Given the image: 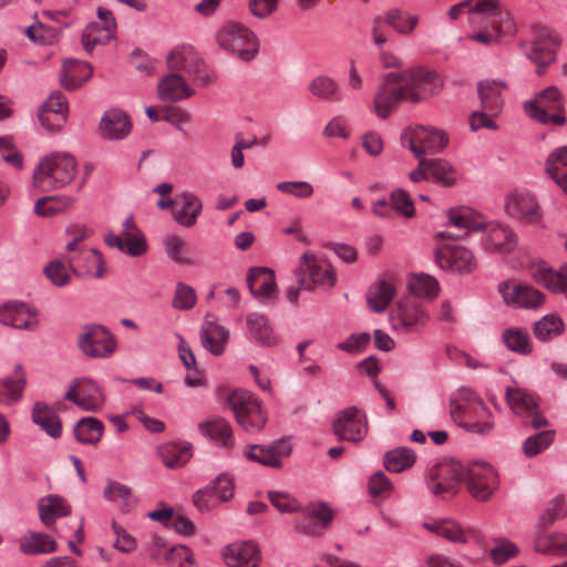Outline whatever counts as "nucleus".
I'll return each instance as SVG.
<instances>
[{
    "instance_id": "63",
    "label": "nucleus",
    "mask_w": 567,
    "mask_h": 567,
    "mask_svg": "<svg viewBox=\"0 0 567 567\" xmlns=\"http://www.w3.org/2000/svg\"><path fill=\"white\" fill-rule=\"evenodd\" d=\"M38 117L41 125L49 132H59L66 122L64 113L40 107Z\"/></svg>"
},
{
    "instance_id": "38",
    "label": "nucleus",
    "mask_w": 567,
    "mask_h": 567,
    "mask_svg": "<svg viewBox=\"0 0 567 567\" xmlns=\"http://www.w3.org/2000/svg\"><path fill=\"white\" fill-rule=\"evenodd\" d=\"M545 169L555 184L567 195V146L557 147L548 155Z\"/></svg>"
},
{
    "instance_id": "41",
    "label": "nucleus",
    "mask_w": 567,
    "mask_h": 567,
    "mask_svg": "<svg viewBox=\"0 0 567 567\" xmlns=\"http://www.w3.org/2000/svg\"><path fill=\"white\" fill-rule=\"evenodd\" d=\"M158 456L163 464L169 468L184 466L192 457V445L189 443L168 442L157 449Z\"/></svg>"
},
{
    "instance_id": "35",
    "label": "nucleus",
    "mask_w": 567,
    "mask_h": 567,
    "mask_svg": "<svg viewBox=\"0 0 567 567\" xmlns=\"http://www.w3.org/2000/svg\"><path fill=\"white\" fill-rule=\"evenodd\" d=\"M516 243V235L508 226L498 223L487 226L485 247L488 250L506 254L514 249Z\"/></svg>"
},
{
    "instance_id": "27",
    "label": "nucleus",
    "mask_w": 567,
    "mask_h": 567,
    "mask_svg": "<svg viewBox=\"0 0 567 567\" xmlns=\"http://www.w3.org/2000/svg\"><path fill=\"white\" fill-rule=\"evenodd\" d=\"M132 128V123L126 113L112 109L106 111L100 122L99 132L106 140H123Z\"/></svg>"
},
{
    "instance_id": "18",
    "label": "nucleus",
    "mask_w": 567,
    "mask_h": 567,
    "mask_svg": "<svg viewBox=\"0 0 567 567\" xmlns=\"http://www.w3.org/2000/svg\"><path fill=\"white\" fill-rule=\"evenodd\" d=\"M458 410L463 411L462 426L466 431L481 435L492 432L494 427V417L482 399H474L466 406L458 405L452 411V415H455Z\"/></svg>"
},
{
    "instance_id": "40",
    "label": "nucleus",
    "mask_w": 567,
    "mask_h": 567,
    "mask_svg": "<svg viewBox=\"0 0 567 567\" xmlns=\"http://www.w3.org/2000/svg\"><path fill=\"white\" fill-rule=\"evenodd\" d=\"M39 516L41 522L50 527L59 517L70 514L71 507L65 498L59 495H49L41 498L38 503Z\"/></svg>"
},
{
    "instance_id": "62",
    "label": "nucleus",
    "mask_w": 567,
    "mask_h": 567,
    "mask_svg": "<svg viewBox=\"0 0 567 567\" xmlns=\"http://www.w3.org/2000/svg\"><path fill=\"white\" fill-rule=\"evenodd\" d=\"M268 498L270 503L280 512V513H295L300 511L299 502L288 493L270 491L268 492Z\"/></svg>"
},
{
    "instance_id": "61",
    "label": "nucleus",
    "mask_w": 567,
    "mask_h": 567,
    "mask_svg": "<svg viewBox=\"0 0 567 567\" xmlns=\"http://www.w3.org/2000/svg\"><path fill=\"white\" fill-rule=\"evenodd\" d=\"M427 169L437 182L445 185H452L455 183L454 169L444 159L435 158L427 161Z\"/></svg>"
},
{
    "instance_id": "52",
    "label": "nucleus",
    "mask_w": 567,
    "mask_h": 567,
    "mask_svg": "<svg viewBox=\"0 0 567 567\" xmlns=\"http://www.w3.org/2000/svg\"><path fill=\"white\" fill-rule=\"evenodd\" d=\"M309 91L322 100H341L339 85L329 76L315 78L309 84Z\"/></svg>"
},
{
    "instance_id": "59",
    "label": "nucleus",
    "mask_w": 567,
    "mask_h": 567,
    "mask_svg": "<svg viewBox=\"0 0 567 567\" xmlns=\"http://www.w3.org/2000/svg\"><path fill=\"white\" fill-rule=\"evenodd\" d=\"M165 251L173 261L181 265H190L192 260L183 255L185 241L175 234H169L163 239Z\"/></svg>"
},
{
    "instance_id": "16",
    "label": "nucleus",
    "mask_w": 567,
    "mask_h": 567,
    "mask_svg": "<svg viewBox=\"0 0 567 567\" xmlns=\"http://www.w3.org/2000/svg\"><path fill=\"white\" fill-rule=\"evenodd\" d=\"M498 292L507 306L520 309H535L545 301V295L532 286L503 281Z\"/></svg>"
},
{
    "instance_id": "53",
    "label": "nucleus",
    "mask_w": 567,
    "mask_h": 567,
    "mask_svg": "<svg viewBox=\"0 0 567 567\" xmlns=\"http://www.w3.org/2000/svg\"><path fill=\"white\" fill-rule=\"evenodd\" d=\"M535 550L556 556L567 555V537L563 534L540 536L535 542Z\"/></svg>"
},
{
    "instance_id": "34",
    "label": "nucleus",
    "mask_w": 567,
    "mask_h": 567,
    "mask_svg": "<svg viewBox=\"0 0 567 567\" xmlns=\"http://www.w3.org/2000/svg\"><path fill=\"white\" fill-rule=\"evenodd\" d=\"M558 42L556 38L537 40L526 47V56L537 65V74L542 75L545 68L556 59Z\"/></svg>"
},
{
    "instance_id": "56",
    "label": "nucleus",
    "mask_w": 567,
    "mask_h": 567,
    "mask_svg": "<svg viewBox=\"0 0 567 567\" xmlns=\"http://www.w3.org/2000/svg\"><path fill=\"white\" fill-rule=\"evenodd\" d=\"M81 255L82 257L80 259L71 258L69 261L74 271L81 270L80 261L84 260L87 262V267L85 268L84 272L91 274V266H95L96 270L93 274L95 278H102L105 275L104 260L101 252L97 249L92 248L87 250H81Z\"/></svg>"
},
{
    "instance_id": "9",
    "label": "nucleus",
    "mask_w": 567,
    "mask_h": 567,
    "mask_svg": "<svg viewBox=\"0 0 567 567\" xmlns=\"http://www.w3.org/2000/svg\"><path fill=\"white\" fill-rule=\"evenodd\" d=\"M402 141L408 143L415 157L426 158V154L441 153L446 147L449 137L444 131L416 126L413 130L404 131Z\"/></svg>"
},
{
    "instance_id": "43",
    "label": "nucleus",
    "mask_w": 567,
    "mask_h": 567,
    "mask_svg": "<svg viewBox=\"0 0 567 567\" xmlns=\"http://www.w3.org/2000/svg\"><path fill=\"white\" fill-rule=\"evenodd\" d=\"M19 549L25 555L50 554L56 550V542L47 534L28 532L20 540Z\"/></svg>"
},
{
    "instance_id": "55",
    "label": "nucleus",
    "mask_w": 567,
    "mask_h": 567,
    "mask_svg": "<svg viewBox=\"0 0 567 567\" xmlns=\"http://www.w3.org/2000/svg\"><path fill=\"white\" fill-rule=\"evenodd\" d=\"M409 288L414 297L433 298L439 293V282L429 275H414L410 278Z\"/></svg>"
},
{
    "instance_id": "60",
    "label": "nucleus",
    "mask_w": 567,
    "mask_h": 567,
    "mask_svg": "<svg viewBox=\"0 0 567 567\" xmlns=\"http://www.w3.org/2000/svg\"><path fill=\"white\" fill-rule=\"evenodd\" d=\"M390 203L393 212L406 218H411L415 215L414 204L408 192L402 188H396L390 194Z\"/></svg>"
},
{
    "instance_id": "28",
    "label": "nucleus",
    "mask_w": 567,
    "mask_h": 567,
    "mask_svg": "<svg viewBox=\"0 0 567 567\" xmlns=\"http://www.w3.org/2000/svg\"><path fill=\"white\" fill-rule=\"evenodd\" d=\"M27 386V374L21 364H16L13 374L0 379V403L14 405L22 400Z\"/></svg>"
},
{
    "instance_id": "57",
    "label": "nucleus",
    "mask_w": 567,
    "mask_h": 567,
    "mask_svg": "<svg viewBox=\"0 0 567 567\" xmlns=\"http://www.w3.org/2000/svg\"><path fill=\"white\" fill-rule=\"evenodd\" d=\"M565 516H567V499L564 496H556L550 501L547 508L539 516L538 527L545 529L556 519Z\"/></svg>"
},
{
    "instance_id": "13",
    "label": "nucleus",
    "mask_w": 567,
    "mask_h": 567,
    "mask_svg": "<svg viewBox=\"0 0 567 567\" xmlns=\"http://www.w3.org/2000/svg\"><path fill=\"white\" fill-rule=\"evenodd\" d=\"M333 432L341 441L361 442L368 433L365 414L355 406L340 411L333 420Z\"/></svg>"
},
{
    "instance_id": "48",
    "label": "nucleus",
    "mask_w": 567,
    "mask_h": 567,
    "mask_svg": "<svg viewBox=\"0 0 567 567\" xmlns=\"http://www.w3.org/2000/svg\"><path fill=\"white\" fill-rule=\"evenodd\" d=\"M80 408L84 411L100 410L104 403V395L97 383L91 379H80Z\"/></svg>"
},
{
    "instance_id": "14",
    "label": "nucleus",
    "mask_w": 567,
    "mask_h": 567,
    "mask_svg": "<svg viewBox=\"0 0 567 567\" xmlns=\"http://www.w3.org/2000/svg\"><path fill=\"white\" fill-rule=\"evenodd\" d=\"M234 489L233 478L227 474H221L212 484L194 494V505L200 512H208L230 499L234 496Z\"/></svg>"
},
{
    "instance_id": "22",
    "label": "nucleus",
    "mask_w": 567,
    "mask_h": 567,
    "mask_svg": "<svg viewBox=\"0 0 567 567\" xmlns=\"http://www.w3.org/2000/svg\"><path fill=\"white\" fill-rule=\"evenodd\" d=\"M506 212L509 216L527 224H536L542 219L540 207L533 194L515 192L507 196Z\"/></svg>"
},
{
    "instance_id": "54",
    "label": "nucleus",
    "mask_w": 567,
    "mask_h": 567,
    "mask_svg": "<svg viewBox=\"0 0 567 567\" xmlns=\"http://www.w3.org/2000/svg\"><path fill=\"white\" fill-rule=\"evenodd\" d=\"M25 35L34 43L52 45L58 42L60 38V30L42 22H37L25 30Z\"/></svg>"
},
{
    "instance_id": "32",
    "label": "nucleus",
    "mask_w": 567,
    "mask_h": 567,
    "mask_svg": "<svg viewBox=\"0 0 567 567\" xmlns=\"http://www.w3.org/2000/svg\"><path fill=\"white\" fill-rule=\"evenodd\" d=\"M449 225L455 227L458 233L439 231L436 239H457L464 237L468 230H480L483 226L474 220L468 208H451L447 212Z\"/></svg>"
},
{
    "instance_id": "23",
    "label": "nucleus",
    "mask_w": 567,
    "mask_h": 567,
    "mask_svg": "<svg viewBox=\"0 0 567 567\" xmlns=\"http://www.w3.org/2000/svg\"><path fill=\"white\" fill-rule=\"evenodd\" d=\"M0 322L29 331L35 330L39 324L37 312L18 301H9L0 307Z\"/></svg>"
},
{
    "instance_id": "10",
    "label": "nucleus",
    "mask_w": 567,
    "mask_h": 567,
    "mask_svg": "<svg viewBox=\"0 0 567 567\" xmlns=\"http://www.w3.org/2000/svg\"><path fill=\"white\" fill-rule=\"evenodd\" d=\"M436 265L446 271L470 274L477 267L473 254L465 247L453 244H440L434 252Z\"/></svg>"
},
{
    "instance_id": "11",
    "label": "nucleus",
    "mask_w": 567,
    "mask_h": 567,
    "mask_svg": "<svg viewBox=\"0 0 567 567\" xmlns=\"http://www.w3.org/2000/svg\"><path fill=\"white\" fill-rule=\"evenodd\" d=\"M505 400L516 415L529 419L534 429L538 430L547 425L546 417L539 411V399L536 395L520 388H507Z\"/></svg>"
},
{
    "instance_id": "37",
    "label": "nucleus",
    "mask_w": 567,
    "mask_h": 567,
    "mask_svg": "<svg viewBox=\"0 0 567 567\" xmlns=\"http://www.w3.org/2000/svg\"><path fill=\"white\" fill-rule=\"evenodd\" d=\"M32 421L39 425L49 436L59 439L62 433L61 419L56 411L41 402L34 403L31 414Z\"/></svg>"
},
{
    "instance_id": "47",
    "label": "nucleus",
    "mask_w": 567,
    "mask_h": 567,
    "mask_svg": "<svg viewBox=\"0 0 567 567\" xmlns=\"http://www.w3.org/2000/svg\"><path fill=\"white\" fill-rule=\"evenodd\" d=\"M395 296L393 285L381 280L370 287L367 293V301L369 307L374 312H382Z\"/></svg>"
},
{
    "instance_id": "21",
    "label": "nucleus",
    "mask_w": 567,
    "mask_h": 567,
    "mask_svg": "<svg viewBox=\"0 0 567 567\" xmlns=\"http://www.w3.org/2000/svg\"><path fill=\"white\" fill-rule=\"evenodd\" d=\"M291 453L290 443L280 439L272 444L264 445L256 444L249 446V449L244 453L247 460L251 462L259 463L269 467H281L282 458L287 457Z\"/></svg>"
},
{
    "instance_id": "51",
    "label": "nucleus",
    "mask_w": 567,
    "mask_h": 567,
    "mask_svg": "<svg viewBox=\"0 0 567 567\" xmlns=\"http://www.w3.org/2000/svg\"><path fill=\"white\" fill-rule=\"evenodd\" d=\"M74 199L69 196H47L39 198L34 205V213L38 216H52L72 206Z\"/></svg>"
},
{
    "instance_id": "46",
    "label": "nucleus",
    "mask_w": 567,
    "mask_h": 567,
    "mask_svg": "<svg viewBox=\"0 0 567 567\" xmlns=\"http://www.w3.org/2000/svg\"><path fill=\"white\" fill-rule=\"evenodd\" d=\"M502 340L505 347L518 354H529L533 351L528 330L519 327H511L502 332Z\"/></svg>"
},
{
    "instance_id": "44",
    "label": "nucleus",
    "mask_w": 567,
    "mask_h": 567,
    "mask_svg": "<svg viewBox=\"0 0 567 567\" xmlns=\"http://www.w3.org/2000/svg\"><path fill=\"white\" fill-rule=\"evenodd\" d=\"M73 431L78 442L95 445L103 435L104 425L96 417L87 416L79 420Z\"/></svg>"
},
{
    "instance_id": "33",
    "label": "nucleus",
    "mask_w": 567,
    "mask_h": 567,
    "mask_svg": "<svg viewBox=\"0 0 567 567\" xmlns=\"http://www.w3.org/2000/svg\"><path fill=\"white\" fill-rule=\"evenodd\" d=\"M228 337L229 332L225 327L210 320V316H206L200 330V341L206 350L215 355L221 354Z\"/></svg>"
},
{
    "instance_id": "25",
    "label": "nucleus",
    "mask_w": 567,
    "mask_h": 567,
    "mask_svg": "<svg viewBox=\"0 0 567 567\" xmlns=\"http://www.w3.org/2000/svg\"><path fill=\"white\" fill-rule=\"evenodd\" d=\"M247 285L251 295L262 302L276 299L277 285L275 272L270 268H255L247 275Z\"/></svg>"
},
{
    "instance_id": "8",
    "label": "nucleus",
    "mask_w": 567,
    "mask_h": 567,
    "mask_svg": "<svg viewBox=\"0 0 567 567\" xmlns=\"http://www.w3.org/2000/svg\"><path fill=\"white\" fill-rule=\"evenodd\" d=\"M429 316L415 297L400 299L390 313V323L395 331L410 333L420 330Z\"/></svg>"
},
{
    "instance_id": "64",
    "label": "nucleus",
    "mask_w": 567,
    "mask_h": 567,
    "mask_svg": "<svg viewBox=\"0 0 567 567\" xmlns=\"http://www.w3.org/2000/svg\"><path fill=\"white\" fill-rule=\"evenodd\" d=\"M195 290L187 285L178 284L173 299V307L179 310H189L196 303Z\"/></svg>"
},
{
    "instance_id": "45",
    "label": "nucleus",
    "mask_w": 567,
    "mask_h": 567,
    "mask_svg": "<svg viewBox=\"0 0 567 567\" xmlns=\"http://www.w3.org/2000/svg\"><path fill=\"white\" fill-rule=\"evenodd\" d=\"M416 455L410 447L400 446L388 451L383 456V465L386 471L401 473L414 465Z\"/></svg>"
},
{
    "instance_id": "2",
    "label": "nucleus",
    "mask_w": 567,
    "mask_h": 567,
    "mask_svg": "<svg viewBox=\"0 0 567 567\" xmlns=\"http://www.w3.org/2000/svg\"><path fill=\"white\" fill-rule=\"evenodd\" d=\"M451 472L455 481L466 484L468 493L476 501H487L498 487L497 472L485 462L463 464L452 461Z\"/></svg>"
},
{
    "instance_id": "5",
    "label": "nucleus",
    "mask_w": 567,
    "mask_h": 567,
    "mask_svg": "<svg viewBox=\"0 0 567 567\" xmlns=\"http://www.w3.org/2000/svg\"><path fill=\"white\" fill-rule=\"evenodd\" d=\"M227 403L240 427L247 432H259L267 422V413L261 402L247 390L233 391Z\"/></svg>"
},
{
    "instance_id": "42",
    "label": "nucleus",
    "mask_w": 567,
    "mask_h": 567,
    "mask_svg": "<svg viewBox=\"0 0 567 567\" xmlns=\"http://www.w3.org/2000/svg\"><path fill=\"white\" fill-rule=\"evenodd\" d=\"M246 324L250 337L257 343L266 347L276 344L277 339L265 315L257 312L249 313L246 318Z\"/></svg>"
},
{
    "instance_id": "1",
    "label": "nucleus",
    "mask_w": 567,
    "mask_h": 567,
    "mask_svg": "<svg viewBox=\"0 0 567 567\" xmlns=\"http://www.w3.org/2000/svg\"><path fill=\"white\" fill-rule=\"evenodd\" d=\"M78 164L70 153L55 152L43 157L32 176L33 187L50 192L70 184L76 174Z\"/></svg>"
},
{
    "instance_id": "17",
    "label": "nucleus",
    "mask_w": 567,
    "mask_h": 567,
    "mask_svg": "<svg viewBox=\"0 0 567 567\" xmlns=\"http://www.w3.org/2000/svg\"><path fill=\"white\" fill-rule=\"evenodd\" d=\"M104 239L110 247H115L134 257L143 255L147 249L146 240L132 216L124 220L122 236L110 233L105 235Z\"/></svg>"
},
{
    "instance_id": "24",
    "label": "nucleus",
    "mask_w": 567,
    "mask_h": 567,
    "mask_svg": "<svg viewBox=\"0 0 567 567\" xmlns=\"http://www.w3.org/2000/svg\"><path fill=\"white\" fill-rule=\"evenodd\" d=\"M223 558L228 567H258L261 561L260 550L252 542L227 545L223 550Z\"/></svg>"
},
{
    "instance_id": "12",
    "label": "nucleus",
    "mask_w": 567,
    "mask_h": 567,
    "mask_svg": "<svg viewBox=\"0 0 567 567\" xmlns=\"http://www.w3.org/2000/svg\"><path fill=\"white\" fill-rule=\"evenodd\" d=\"M78 343L82 352L92 358L110 357L116 348L112 333L101 324L84 327Z\"/></svg>"
},
{
    "instance_id": "15",
    "label": "nucleus",
    "mask_w": 567,
    "mask_h": 567,
    "mask_svg": "<svg viewBox=\"0 0 567 567\" xmlns=\"http://www.w3.org/2000/svg\"><path fill=\"white\" fill-rule=\"evenodd\" d=\"M97 17L101 21L89 23L82 32V45L89 53L96 45L107 44L116 32V21L111 10L100 7Z\"/></svg>"
},
{
    "instance_id": "3",
    "label": "nucleus",
    "mask_w": 567,
    "mask_h": 567,
    "mask_svg": "<svg viewBox=\"0 0 567 567\" xmlns=\"http://www.w3.org/2000/svg\"><path fill=\"white\" fill-rule=\"evenodd\" d=\"M390 80H400L408 94V101L417 103L430 96L439 94L444 81L434 70L423 65L412 66L403 72L389 73Z\"/></svg>"
},
{
    "instance_id": "58",
    "label": "nucleus",
    "mask_w": 567,
    "mask_h": 567,
    "mask_svg": "<svg viewBox=\"0 0 567 567\" xmlns=\"http://www.w3.org/2000/svg\"><path fill=\"white\" fill-rule=\"evenodd\" d=\"M555 437L554 431H543L538 434L529 436L523 444V451L526 456L532 457L547 449Z\"/></svg>"
},
{
    "instance_id": "6",
    "label": "nucleus",
    "mask_w": 567,
    "mask_h": 567,
    "mask_svg": "<svg viewBox=\"0 0 567 567\" xmlns=\"http://www.w3.org/2000/svg\"><path fill=\"white\" fill-rule=\"evenodd\" d=\"M524 110L527 115L543 124L561 125L566 121L563 94L556 86L543 90L533 101L524 104Z\"/></svg>"
},
{
    "instance_id": "4",
    "label": "nucleus",
    "mask_w": 567,
    "mask_h": 567,
    "mask_svg": "<svg viewBox=\"0 0 567 567\" xmlns=\"http://www.w3.org/2000/svg\"><path fill=\"white\" fill-rule=\"evenodd\" d=\"M216 41L223 50L245 62L254 60L259 51L255 33L236 21L225 22L216 33Z\"/></svg>"
},
{
    "instance_id": "30",
    "label": "nucleus",
    "mask_w": 567,
    "mask_h": 567,
    "mask_svg": "<svg viewBox=\"0 0 567 567\" xmlns=\"http://www.w3.org/2000/svg\"><path fill=\"white\" fill-rule=\"evenodd\" d=\"M194 94L195 90L175 72L163 76L157 84V95L162 101L179 102Z\"/></svg>"
},
{
    "instance_id": "29",
    "label": "nucleus",
    "mask_w": 567,
    "mask_h": 567,
    "mask_svg": "<svg viewBox=\"0 0 567 567\" xmlns=\"http://www.w3.org/2000/svg\"><path fill=\"white\" fill-rule=\"evenodd\" d=\"M203 210L202 200L190 192L179 194L175 199L174 219L182 226L193 227Z\"/></svg>"
},
{
    "instance_id": "19",
    "label": "nucleus",
    "mask_w": 567,
    "mask_h": 567,
    "mask_svg": "<svg viewBox=\"0 0 567 567\" xmlns=\"http://www.w3.org/2000/svg\"><path fill=\"white\" fill-rule=\"evenodd\" d=\"M399 83H401L400 80H390L388 73L377 91L373 107L375 114L382 120L388 118L402 101L408 100L403 85Z\"/></svg>"
},
{
    "instance_id": "26",
    "label": "nucleus",
    "mask_w": 567,
    "mask_h": 567,
    "mask_svg": "<svg viewBox=\"0 0 567 567\" xmlns=\"http://www.w3.org/2000/svg\"><path fill=\"white\" fill-rule=\"evenodd\" d=\"M200 434L207 437L217 446L231 449L235 445V437L231 425L220 416H214L202 421L198 424Z\"/></svg>"
},
{
    "instance_id": "49",
    "label": "nucleus",
    "mask_w": 567,
    "mask_h": 567,
    "mask_svg": "<svg viewBox=\"0 0 567 567\" xmlns=\"http://www.w3.org/2000/svg\"><path fill=\"white\" fill-rule=\"evenodd\" d=\"M384 22L401 34H410L419 23V17L398 8L385 13Z\"/></svg>"
},
{
    "instance_id": "36",
    "label": "nucleus",
    "mask_w": 567,
    "mask_h": 567,
    "mask_svg": "<svg viewBox=\"0 0 567 567\" xmlns=\"http://www.w3.org/2000/svg\"><path fill=\"white\" fill-rule=\"evenodd\" d=\"M505 89L506 84L503 81L493 80L480 82L477 91L482 109L489 114L497 115L502 110V92Z\"/></svg>"
},
{
    "instance_id": "20",
    "label": "nucleus",
    "mask_w": 567,
    "mask_h": 567,
    "mask_svg": "<svg viewBox=\"0 0 567 567\" xmlns=\"http://www.w3.org/2000/svg\"><path fill=\"white\" fill-rule=\"evenodd\" d=\"M333 519V512L326 504L310 505L296 520V529L307 536H321Z\"/></svg>"
},
{
    "instance_id": "31",
    "label": "nucleus",
    "mask_w": 567,
    "mask_h": 567,
    "mask_svg": "<svg viewBox=\"0 0 567 567\" xmlns=\"http://www.w3.org/2000/svg\"><path fill=\"white\" fill-rule=\"evenodd\" d=\"M491 22L492 31H489L488 25H485L468 35V39L485 45H492L498 43L503 35H512L516 32V24L511 14H504L502 19H493Z\"/></svg>"
},
{
    "instance_id": "7",
    "label": "nucleus",
    "mask_w": 567,
    "mask_h": 567,
    "mask_svg": "<svg viewBox=\"0 0 567 567\" xmlns=\"http://www.w3.org/2000/svg\"><path fill=\"white\" fill-rule=\"evenodd\" d=\"M298 281L303 290L312 291L316 288L328 290L336 285V271L332 265L313 254L305 252L297 270Z\"/></svg>"
},
{
    "instance_id": "50",
    "label": "nucleus",
    "mask_w": 567,
    "mask_h": 567,
    "mask_svg": "<svg viewBox=\"0 0 567 567\" xmlns=\"http://www.w3.org/2000/svg\"><path fill=\"white\" fill-rule=\"evenodd\" d=\"M564 327L559 317L547 315L534 323L533 331L537 340L546 342L560 336Z\"/></svg>"
},
{
    "instance_id": "39",
    "label": "nucleus",
    "mask_w": 567,
    "mask_h": 567,
    "mask_svg": "<svg viewBox=\"0 0 567 567\" xmlns=\"http://www.w3.org/2000/svg\"><path fill=\"white\" fill-rule=\"evenodd\" d=\"M167 65L173 71H184L196 74L202 65V59L192 47H182L167 55Z\"/></svg>"
}]
</instances>
